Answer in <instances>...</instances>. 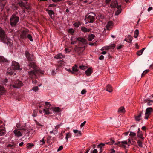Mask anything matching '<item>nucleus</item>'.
Wrapping results in <instances>:
<instances>
[{"mask_svg": "<svg viewBox=\"0 0 153 153\" xmlns=\"http://www.w3.org/2000/svg\"><path fill=\"white\" fill-rule=\"evenodd\" d=\"M63 148V147L62 146H60L57 150V151H59L61 150Z\"/></svg>", "mask_w": 153, "mask_h": 153, "instance_id": "nucleus-57", "label": "nucleus"}, {"mask_svg": "<svg viewBox=\"0 0 153 153\" xmlns=\"http://www.w3.org/2000/svg\"><path fill=\"white\" fill-rule=\"evenodd\" d=\"M12 8L14 10H17L18 8V7L15 4H13L12 5Z\"/></svg>", "mask_w": 153, "mask_h": 153, "instance_id": "nucleus-41", "label": "nucleus"}, {"mask_svg": "<svg viewBox=\"0 0 153 153\" xmlns=\"http://www.w3.org/2000/svg\"><path fill=\"white\" fill-rule=\"evenodd\" d=\"M45 105L46 106H47L48 107H50L51 106V104L50 103V102H45Z\"/></svg>", "mask_w": 153, "mask_h": 153, "instance_id": "nucleus-52", "label": "nucleus"}, {"mask_svg": "<svg viewBox=\"0 0 153 153\" xmlns=\"http://www.w3.org/2000/svg\"><path fill=\"white\" fill-rule=\"evenodd\" d=\"M136 135V134L134 132H130L129 135L131 136H135Z\"/></svg>", "mask_w": 153, "mask_h": 153, "instance_id": "nucleus-47", "label": "nucleus"}, {"mask_svg": "<svg viewBox=\"0 0 153 153\" xmlns=\"http://www.w3.org/2000/svg\"><path fill=\"white\" fill-rule=\"evenodd\" d=\"M19 125H17V127L18 128H19V130H23L24 131H25L27 129V128L25 126H22L19 127Z\"/></svg>", "mask_w": 153, "mask_h": 153, "instance_id": "nucleus-26", "label": "nucleus"}, {"mask_svg": "<svg viewBox=\"0 0 153 153\" xmlns=\"http://www.w3.org/2000/svg\"><path fill=\"white\" fill-rule=\"evenodd\" d=\"M86 90L85 89H83L82 91L81 92V94H85L86 93Z\"/></svg>", "mask_w": 153, "mask_h": 153, "instance_id": "nucleus-55", "label": "nucleus"}, {"mask_svg": "<svg viewBox=\"0 0 153 153\" xmlns=\"http://www.w3.org/2000/svg\"><path fill=\"white\" fill-rule=\"evenodd\" d=\"M73 131L75 134V136H80L82 135L80 131H79L77 130H73Z\"/></svg>", "mask_w": 153, "mask_h": 153, "instance_id": "nucleus-20", "label": "nucleus"}, {"mask_svg": "<svg viewBox=\"0 0 153 153\" xmlns=\"http://www.w3.org/2000/svg\"><path fill=\"white\" fill-rule=\"evenodd\" d=\"M91 30V29L87 28L84 27H82L81 28V30L85 33L90 32Z\"/></svg>", "mask_w": 153, "mask_h": 153, "instance_id": "nucleus-17", "label": "nucleus"}, {"mask_svg": "<svg viewBox=\"0 0 153 153\" xmlns=\"http://www.w3.org/2000/svg\"><path fill=\"white\" fill-rule=\"evenodd\" d=\"M125 144H127V141H122L121 142H118L117 143H115V145H118L120 146L123 148H125L126 146Z\"/></svg>", "mask_w": 153, "mask_h": 153, "instance_id": "nucleus-10", "label": "nucleus"}, {"mask_svg": "<svg viewBox=\"0 0 153 153\" xmlns=\"http://www.w3.org/2000/svg\"><path fill=\"white\" fill-rule=\"evenodd\" d=\"M143 141H142V140H138L137 141V143L138 144V145L140 147H143Z\"/></svg>", "mask_w": 153, "mask_h": 153, "instance_id": "nucleus-28", "label": "nucleus"}, {"mask_svg": "<svg viewBox=\"0 0 153 153\" xmlns=\"http://www.w3.org/2000/svg\"><path fill=\"white\" fill-rule=\"evenodd\" d=\"M97 152L98 151L97 150L95 149L94 150L92 153H97Z\"/></svg>", "mask_w": 153, "mask_h": 153, "instance_id": "nucleus-62", "label": "nucleus"}, {"mask_svg": "<svg viewBox=\"0 0 153 153\" xmlns=\"http://www.w3.org/2000/svg\"><path fill=\"white\" fill-rule=\"evenodd\" d=\"M57 130H52L51 131H50V133H54V134H57Z\"/></svg>", "mask_w": 153, "mask_h": 153, "instance_id": "nucleus-50", "label": "nucleus"}, {"mask_svg": "<svg viewBox=\"0 0 153 153\" xmlns=\"http://www.w3.org/2000/svg\"><path fill=\"white\" fill-rule=\"evenodd\" d=\"M149 71V70H145L143 73L142 74H141V77H143V76L145 75Z\"/></svg>", "mask_w": 153, "mask_h": 153, "instance_id": "nucleus-38", "label": "nucleus"}, {"mask_svg": "<svg viewBox=\"0 0 153 153\" xmlns=\"http://www.w3.org/2000/svg\"><path fill=\"white\" fill-rule=\"evenodd\" d=\"M142 114H143V111H140L139 113L137 115L135 116V120L136 121H139L140 120H141V117L142 115Z\"/></svg>", "mask_w": 153, "mask_h": 153, "instance_id": "nucleus-12", "label": "nucleus"}, {"mask_svg": "<svg viewBox=\"0 0 153 153\" xmlns=\"http://www.w3.org/2000/svg\"><path fill=\"white\" fill-rule=\"evenodd\" d=\"M75 38H74V37H73V38H72L71 39V44H75L76 43V41H74V40L75 39Z\"/></svg>", "mask_w": 153, "mask_h": 153, "instance_id": "nucleus-43", "label": "nucleus"}, {"mask_svg": "<svg viewBox=\"0 0 153 153\" xmlns=\"http://www.w3.org/2000/svg\"><path fill=\"white\" fill-rule=\"evenodd\" d=\"M50 109H52V110L55 112H59L60 111V108L59 107H53L51 108Z\"/></svg>", "mask_w": 153, "mask_h": 153, "instance_id": "nucleus-22", "label": "nucleus"}, {"mask_svg": "<svg viewBox=\"0 0 153 153\" xmlns=\"http://www.w3.org/2000/svg\"><path fill=\"white\" fill-rule=\"evenodd\" d=\"M86 123V121H84L83 123H82L80 125L81 127H83V126H84L85 124Z\"/></svg>", "mask_w": 153, "mask_h": 153, "instance_id": "nucleus-56", "label": "nucleus"}, {"mask_svg": "<svg viewBox=\"0 0 153 153\" xmlns=\"http://www.w3.org/2000/svg\"><path fill=\"white\" fill-rule=\"evenodd\" d=\"M7 74L10 75H12L13 74L12 71L11 69L9 70V69H8L7 71Z\"/></svg>", "mask_w": 153, "mask_h": 153, "instance_id": "nucleus-44", "label": "nucleus"}, {"mask_svg": "<svg viewBox=\"0 0 153 153\" xmlns=\"http://www.w3.org/2000/svg\"><path fill=\"white\" fill-rule=\"evenodd\" d=\"M85 67L83 65H80L79 66V68L80 69L82 70H84L85 69Z\"/></svg>", "mask_w": 153, "mask_h": 153, "instance_id": "nucleus-53", "label": "nucleus"}, {"mask_svg": "<svg viewBox=\"0 0 153 153\" xmlns=\"http://www.w3.org/2000/svg\"><path fill=\"white\" fill-rule=\"evenodd\" d=\"M89 14L87 17V20L88 22L92 23L94 21L95 15L93 13H90Z\"/></svg>", "mask_w": 153, "mask_h": 153, "instance_id": "nucleus-6", "label": "nucleus"}, {"mask_svg": "<svg viewBox=\"0 0 153 153\" xmlns=\"http://www.w3.org/2000/svg\"><path fill=\"white\" fill-rule=\"evenodd\" d=\"M71 133L69 132L66 134L65 138L66 139L67 141H68V139L69 138H71Z\"/></svg>", "mask_w": 153, "mask_h": 153, "instance_id": "nucleus-33", "label": "nucleus"}, {"mask_svg": "<svg viewBox=\"0 0 153 153\" xmlns=\"http://www.w3.org/2000/svg\"><path fill=\"white\" fill-rule=\"evenodd\" d=\"M12 67L14 70H20L21 69L20 68L19 64L15 61H13L12 64Z\"/></svg>", "mask_w": 153, "mask_h": 153, "instance_id": "nucleus-8", "label": "nucleus"}, {"mask_svg": "<svg viewBox=\"0 0 153 153\" xmlns=\"http://www.w3.org/2000/svg\"><path fill=\"white\" fill-rule=\"evenodd\" d=\"M44 111L45 113L46 114H50L49 112V110L48 108H46L43 110Z\"/></svg>", "mask_w": 153, "mask_h": 153, "instance_id": "nucleus-36", "label": "nucleus"}, {"mask_svg": "<svg viewBox=\"0 0 153 153\" xmlns=\"http://www.w3.org/2000/svg\"><path fill=\"white\" fill-rule=\"evenodd\" d=\"M137 136L138 138L142 140V141H143L144 137H143V134L142 132L140 133L137 132Z\"/></svg>", "mask_w": 153, "mask_h": 153, "instance_id": "nucleus-23", "label": "nucleus"}, {"mask_svg": "<svg viewBox=\"0 0 153 153\" xmlns=\"http://www.w3.org/2000/svg\"><path fill=\"white\" fill-rule=\"evenodd\" d=\"M152 10V8L151 7H149L148 9V11L149 12L150 11Z\"/></svg>", "mask_w": 153, "mask_h": 153, "instance_id": "nucleus-61", "label": "nucleus"}, {"mask_svg": "<svg viewBox=\"0 0 153 153\" xmlns=\"http://www.w3.org/2000/svg\"><path fill=\"white\" fill-rule=\"evenodd\" d=\"M27 145L28 146L27 147V148L29 149L31 148L33 146H34L33 144H31L30 143H28Z\"/></svg>", "mask_w": 153, "mask_h": 153, "instance_id": "nucleus-39", "label": "nucleus"}, {"mask_svg": "<svg viewBox=\"0 0 153 153\" xmlns=\"http://www.w3.org/2000/svg\"><path fill=\"white\" fill-rule=\"evenodd\" d=\"M13 132L15 134V136L18 137L22 136V134L21 132L18 130H14Z\"/></svg>", "mask_w": 153, "mask_h": 153, "instance_id": "nucleus-16", "label": "nucleus"}, {"mask_svg": "<svg viewBox=\"0 0 153 153\" xmlns=\"http://www.w3.org/2000/svg\"><path fill=\"white\" fill-rule=\"evenodd\" d=\"M139 34V30H138L136 29L135 31L134 32V37L136 38L137 37Z\"/></svg>", "mask_w": 153, "mask_h": 153, "instance_id": "nucleus-29", "label": "nucleus"}, {"mask_svg": "<svg viewBox=\"0 0 153 153\" xmlns=\"http://www.w3.org/2000/svg\"><path fill=\"white\" fill-rule=\"evenodd\" d=\"M72 70L73 72H77L78 70L77 69V66L76 65H75L74 66L72 67Z\"/></svg>", "mask_w": 153, "mask_h": 153, "instance_id": "nucleus-32", "label": "nucleus"}, {"mask_svg": "<svg viewBox=\"0 0 153 153\" xmlns=\"http://www.w3.org/2000/svg\"><path fill=\"white\" fill-rule=\"evenodd\" d=\"M126 111L125 108L123 106H121L120 107L117 111V112L119 113H125Z\"/></svg>", "mask_w": 153, "mask_h": 153, "instance_id": "nucleus-18", "label": "nucleus"}, {"mask_svg": "<svg viewBox=\"0 0 153 153\" xmlns=\"http://www.w3.org/2000/svg\"><path fill=\"white\" fill-rule=\"evenodd\" d=\"M112 24L113 22L112 21H110L108 22L106 26L107 29L108 30H110V28H112Z\"/></svg>", "mask_w": 153, "mask_h": 153, "instance_id": "nucleus-15", "label": "nucleus"}, {"mask_svg": "<svg viewBox=\"0 0 153 153\" xmlns=\"http://www.w3.org/2000/svg\"><path fill=\"white\" fill-rule=\"evenodd\" d=\"M61 125V124H59V125H58L56 126L55 127V128L56 129L55 130H57V129H58L60 127Z\"/></svg>", "mask_w": 153, "mask_h": 153, "instance_id": "nucleus-54", "label": "nucleus"}, {"mask_svg": "<svg viewBox=\"0 0 153 153\" xmlns=\"http://www.w3.org/2000/svg\"><path fill=\"white\" fill-rule=\"evenodd\" d=\"M27 37L31 41H33V39L32 38V37L31 36L30 34H28L27 35Z\"/></svg>", "mask_w": 153, "mask_h": 153, "instance_id": "nucleus-42", "label": "nucleus"}, {"mask_svg": "<svg viewBox=\"0 0 153 153\" xmlns=\"http://www.w3.org/2000/svg\"><path fill=\"white\" fill-rule=\"evenodd\" d=\"M128 40H129V41H127L128 43H131V41L132 40V37L130 35H128Z\"/></svg>", "mask_w": 153, "mask_h": 153, "instance_id": "nucleus-35", "label": "nucleus"}, {"mask_svg": "<svg viewBox=\"0 0 153 153\" xmlns=\"http://www.w3.org/2000/svg\"><path fill=\"white\" fill-rule=\"evenodd\" d=\"M111 6L112 8L116 7L118 9L120 7V6L118 5L117 1L116 0H113Z\"/></svg>", "mask_w": 153, "mask_h": 153, "instance_id": "nucleus-9", "label": "nucleus"}, {"mask_svg": "<svg viewBox=\"0 0 153 153\" xmlns=\"http://www.w3.org/2000/svg\"><path fill=\"white\" fill-rule=\"evenodd\" d=\"M115 141L113 140H112L111 142H108V143H106V144H109L110 145H111L112 144H113L114 143Z\"/></svg>", "mask_w": 153, "mask_h": 153, "instance_id": "nucleus-49", "label": "nucleus"}, {"mask_svg": "<svg viewBox=\"0 0 153 153\" xmlns=\"http://www.w3.org/2000/svg\"><path fill=\"white\" fill-rule=\"evenodd\" d=\"M105 145L104 143H101L97 145V148L100 149V150H102V147Z\"/></svg>", "mask_w": 153, "mask_h": 153, "instance_id": "nucleus-37", "label": "nucleus"}, {"mask_svg": "<svg viewBox=\"0 0 153 153\" xmlns=\"http://www.w3.org/2000/svg\"><path fill=\"white\" fill-rule=\"evenodd\" d=\"M68 32L71 33H74V30L71 28L69 30Z\"/></svg>", "mask_w": 153, "mask_h": 153, "instance_id": "nucleus-51", "label": "nucleus"}, {"mask_svg": "<svg viewBox=\"0 0 153 153\" xmlns=\"http://www.w3.org/2000/svg\"><path fill=\"white\" fill-rule=\"evenodd\" d=\"M6 133L5 128L3 126H1L0 127V136L4 135Z\"/></svg>", "mask_w": 153, "mask_h": 153, "instance_id": "nucleus-14", "label": "nucleus"}, {"mask_svg": "<svg viewBox=\"0 0 153 153\" xmlns=\"http://www.w3.org/2000/svg\"><path fill=\"white\" fill-rule=\"evenodd\" d=\"M95 37V36L93 34H91L88 36V40L91 41Z\"/></svg>", "mask_w": 153, "mask_h": 153, "instance_id": "nucleus-31", "label": "nucleus"}, {"mask_svg": "<svg viewBox=\"0 0 153 153\" xmlns=\"http://www.w3.org/2000/svg\"><path fill=\"white\" fill-rule=\"evenodd\" d=\"M23 85L22 82L19 80L15 81L13 83V85H11L12 87L16 88H19Z\"/></svg>", "mask_w": 153, "mask_h": 153, "instance_id": "nucleus-4", "label": "nucleus"}, {"mask_svg": "<svg viewBox=\"0 0 153 153\" xmlns=\"http://www.w3.org/2000/svg\"><path fill=\"white\" fill-rule=\"evenodd\" d=\"M25 54L28 61H31L29 62L28 65L29 68H32L33 69L28 72L30 77L31 79H36L40 74H43L44 71L37 69L35 63L33 62L34 60L33 55L30 54L27 51H25Z\"/></svg>", "mask_w": 153, "mask_h": 153, "instance_id": "nucleus-1", "label": "nucleus"}, {"mask_svg": "<svg viewBox=\"0 0 153 153\" xmlns=\"http://www.w3.org/2000/svg\"><path fill=\"white\" fill-rule=\"evenodd\" d=\"M32 90L35 92H36L39 90L38 86H35L33 88Z\"/></svg>", "mask_w": 153, "mask_h": 153, "instance_id": "nucleus-40", "label": "nucleus"}, {"mask_svg": "<svg viewBox=\"0 0 153 153\" xmlns=\"http://www.w3.org/2000/svg\"><path fill=\"white\" fill-rule=\"evenodd\" d=\"M121 12V11L120 10L118 9V10L115 12V15H118Z\"/></svg>", "mask_w": 153, "mask_h": 153, "instance_id": "nucleus-46", "label": "nucleus"}, {"mask_svg": "<svg viewBox=\"0 0 153 153\" xmlns=\"http://www.w3.org/2000/svg\"><path fill=\"white\" fill-rule=\"evenodd\" d=\"M28 34V33L27 31H23L21 34V37L23 39H26L27 38Z\"/></svg>", "mask_w": 153, "mask_h": 153, "instance_id": "nucleus-11", "label": "nucleus"}, {"mask_svg": "<svg viewBox=\"0 0 153 153\" xmlns=\"http://www.w3.org/2000/svg\"><path fill=\"white\" fill-rule=\"evenodd\" d=\"M104 59V56L103 55H101L99 57L100 60H103Z\"/></svg>", "mask_w": 153, "mask_h": 153, "instance_id": "nucleus-60", "label": "nucleus"}, {"mask_svg": "<svg viewBox=\"0 0 153 153\" xmlns=\"http://www.w3.org/2000/svg\"><path fill=\"white\" fill-rule=\"evenodd\" d=\"M80 25L79 22L75 23L74 24V25L76 27H78Z\"/></svg>", "mask_w": 153, "mask_h": 153, "instance_id": "nucleus-45", "label": "nucleus"}, {"mask_svg": "<svg viewBox=\"0 0 153 153\" xmlns=\"http://www.w3.org/2000/svg\"><path fill=\"white\" fill-rule=\"evenodd\" d=\"M106 91L109 92H111L113 91L112 87L109 84L107 85L106 86Z\"/></svg>", "mask_w": 153, "mask_h": 153, "instance_id": "nucleus-21", "label": "nucleus"}, {"mask_svg": "<svg viewBox=\"0 0 153 153\" xmlns=\"http://www.w3.org/2000/svg\"><path fill=\"white\" fill-rule=\"evenodd\" d=\"M5 91L4 88L2 86H0V95H2Z\"/></svg>", "mask_w": 153, "mask_h": 153, "instance_id": "nucleus-24", "label": "nucleus"}, {"mask_svg": "<svg viewBox=\"0 0 153 153\" xmlns=\"http://www.w3.org/2000/svg\"><path fill=\"white\" fill-rule=\"evenodd\" d=\"M92 73V69L91 68H89L86 70L85 71L86 74L87 76H90Z\"/></svg>", "mask_w": 153, "mask_h": 153, "instance_id": "nucleus-19", "label": "nucleus"}, {"mask_svg": "<svg viewBox=\"0 0 153 153\" xmlns=\"http://www.w3.org/2000/svg\"><path fill=\"white\" fill-rule=\"evenodd\" d=\"M0 40L3 42L8 43L10 39L8 38L4 30L0 27Z\"/></svg>", "mask_w": 153, "mask_h": 153, "instance_id": "nucleus-2", "label": "nucleus"}, {"mask_svg": "<svg viewBox=\"0 0 153 153\" xmlns=\"http://www.w3.org/2000/svg\"><path fill=\"white\" fill-rule=\"evenodd\" d=\"M123 45H119L117 47V50L120 49L121 48L123 47Z\"/></svg>", "mask_w": 153, "mask_h": 153, "instance_id": "nucleus-58", "label": "nucleus"}, {"mask_svg": "<svg viewBox=\"0 0 153 153\" xmlns=\"http://www.w3.org/2000/svg\"><path fill=\"white\" fill-rule=\"evenodd\" d=\"M63 57V56L62 54L61 53L57 55H56L55 58L57 59H61Z\"/></svg>", "mask_w": 153, "mask_h": 153, "instance_id": "nucleus-30", "label": "nucleus"}, {"mask_svg": "<svg viewBox=\"0 0 153 153\" xmlns=\"http://www.w3.org/2000/svg\"><path fill=\"white\" fill-rule=\"evenodd\" d=\"M145 48H144L138 51L137 53V54L138 56L141 55L142 54L144 50L145 49Z\"/></svg>", "mask_w": 153, "mask_h": 153, "instance_id": "nucleus-27", "label": "nucleus"}, {"mask_svg": "<svg viewBox=\"0 0 153 153\" xmlns=\"http://www.w3.org/2000/svg\"><path fill=\"white\" fill-rule=\"evenodd\" d=\"M17 4H19L21 7H24L26 9L28 10L31 9L30 6L27 2L25 3L21 1H20L17 3Z\"/></svg>", "mask_w": 153, "mask_h": 153, "instance_id": "nucleus-7", "label": "nucleus"}, {"mask_svg": "<svg viewBox=\"0 0 153 153\" xmlns=\"http://www.w3.org/2000/svg\"><path fill=\"white\" fill-rule=\"evenodd\" d=\"M48 14L51 18H52V15L54 14V12L52 10H47Z\"/></svg>", "mask_w": 153, "mask_h": 153, "instance_id": "nucleus-25", "label": "nucleus"}, {"mask_svg": "<svg viewBox=\"0 0 153 153\" xmlns=\"http://www.w3.org/2000/svg\"><path fill=\"white\" fill-rule=\"evenodd\" d=\"M75 39L78 41L79 42H81L83 44H86L87 43L86 40L83 38H76Z\"/></svg>", "mask_w": 153, "mask_h": 153, "instance_id": "nucleus-13", "label": "nucleus"}, {"mask_svg": "<svg viewBox=\"0 0 153 153\" xmlns=\"http://www.w3.org/2000/svg\"><path fill=\"white\" fill-rule=\"evenodd\" d=\"M153 108L151 107L146 108L145 114L144 118L146 119H148L151 114L153 112Z\"/></svg>", "mask_w": 153, "mask_h": 153, "instance_id": "nucleus-5", "label": "nucleus"}, {"mask_svg": "<svg viewBox=\"0 0 153 153\" xmlns=\"http://www.w3.org/2000/svg\"><path fill=\"white\" fill-rule=\"evenodd\" d=\"M15 146V145H13V144H9L8 145H7V147H11L13 146Z\"/></svg>", "mask_w": 153, "mask_h": 153, "instance_id": "nucleus-59", "label": "nucleus"}, {"mask_svg": "<svg viewBox=\"0 0 153 153\" xmlns=\"http://www.w3.org/2000/svg\"><path fill=\"white\" fill-rule=\"evenodd\" d=\"M19 17L15 14H13L11 16L10 21V23L12 27L16 26L19 22Z\"/></svg>", "mask_w": 153, "mask_h": 153, "instance_id": "nucleus-3", "label": "nucleus"}, {"mask_svg": "<svg viewBox=\"0 0 153 153\" xmlns=\"http://www.w3.org/2000/svg\"><path fill=\"white\" fill-rule=\"evenodd\" d=\"M7 60L4 57L2 56H0V62H6Z\"/></svg>", "mask_w": 153, "mask_h": 153, "instance_id": "nucleus-34", "label": "nucleus"}, {"mask_svg": "<svg viewBox=\"0 0 153 153\" xmlns=\"http://www.w3.org/2000/svg\"><path fill=\"white\" fill-rule=\"evenodd\" d=\"M96 44V43L95 42H94V43H91V42H90L89 43V45H91V46H93L95 44Z\"/></svg>", "mask_w": 153, "mask_h": 153, "instance_id": "nucleus-63", "label": "nucleus"}, {"mask_svg": "<svg viewBox=\"0 0 153 153\" xmlns=\"http://www.w3.org/2000/svg\"><path fill=\"white\" fill-rule=\"evenodd\" d=\"M153 103V101L152 100H150L149 101L147 102V105H152V104Z\"/></svg>", "mask_w": 153, "mask_h": 153, "instance_id": "nucleus-48", "label": "nucleus"}, {"mask_svg": "<svg viewBox=\"0 0 153 153\" xmlns=\"http://www.w3.org/2000/svg\"><path fill=\"white\" fill-rule=\"evenodd\" d=\"M40 142H42L43 144H44L45 143V142L44 141V139H42V140L40 141Z\"/></svg>", "mask_w": 153, "mask_h": 153, "instance_id": "nucleus-64", "label": "nucleus"}]
</instances>
